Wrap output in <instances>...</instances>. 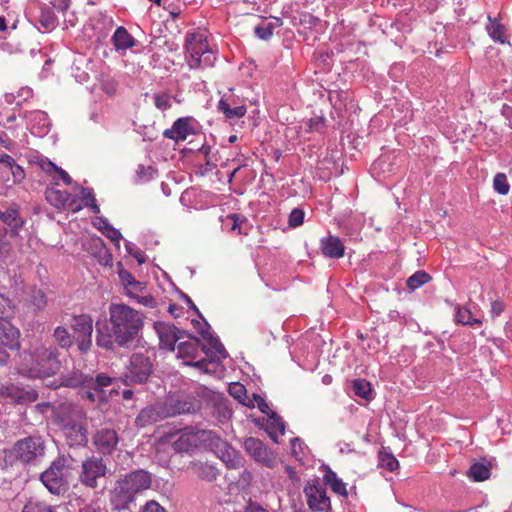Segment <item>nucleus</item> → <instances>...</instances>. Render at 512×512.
<instances>
[{"label":"nucleus","mask_w":512,"mask_h":512,"mask_svg":"<svg viewBox=\"0 0 512 512\" xmlns=\"http://www.w3.org/2000/svg\"><path fill=\"white\" fill-rule=\"evenodd\" d=\"M227 218L233 221L231 229L232 230L238 229V233L241 234L240 225L244 219L238 214H230L227 216Z\"/></svg>","instance_id":"56"},{"label":"nucleus","mask_w":512,"mask_h":512,"mask_svg":"<svg viewBox=\"0 0 512 512\" xmlns=\"http://www.w3.org/2000/svg\"><path fill=\"white\" fill-rule=\"evenodd\" d=\"M321 250L324 256L329 258H341L344 256L345 247L336 236L321 239Z\"/></svg>","instance_id":"26"},{"label":"nucleus","mask_w":512,"mask_h":512,"mask_svg":"<svg viewBox=\"0 0 512 512\" xmlns=\"http://www.w3.org/2000/svg\"><path fill=\"white\" fill-rule=\"evenodd\" d=\"M456 322L463 325H474L480 324L481 322L472 317V313L469 309L457 306Z\"/></svg>","instance_id":"42"},{"label":"nucleus","mask_w":512,"mask_h":512,"mask_svg":"<svg viewBox=\"0 0 512 512\" xmlns=\"http://www.w3.org/2000/svg\"><path fill=\"white\" fill-rule=\"evenodd\" d=\"M191 117H182L177 119L170 129L163 132V136L167 139L175 141H184L190 134H194L195 130L191 125Z\"/></svg>","instance_id":"22"},{"label":"nucleus","mask_w":512,"mask_h":512,"mask_svg":"<svg viewBox=\"0 0 512 512\" xmlns=\"http://www.w3.org/2000/svg\"><path fill=\"white\" fill-rule=\"evenodd\" d=\"M493 188L501 195H507L510 191V185L504 173H497L493 179Z\"/></svg>","instance_id":"44"},{"label":"nucleus","mask_w":512,"mask_h":512,"mask_svg":"<svg viewBox=\"0 0 512 512\" xmlns=\"http://www.w3.org/2000/svg\"><path fill=\"white\" fill-rule=\"evenodd\" d=\"M492 471V464L489 460L483 458L478 462L473 463L468 472L467 476L474 482H483L490 478Z\"/></svg>","instance_id":"25"},{"label":"nucleus","mask_w":512,"mask_h":512,"mask_svg":"<svg viewBox=\"0 0 512 512\" xmlns=\"http://www.w3.org/2000/svg\"><path fill=\"white\" fill-rule=\"evenodd\" d=\"M489 20H490V25L487 27V30H488L490 37L494 41L504 44L505 43V38H504L505 27L501 23L497 22L496 20H491L490 17H489Z\"/></svg>","instance_id":"40"},{"label":"nucleus","mask_w":512,"mask_h":512,"mask_svg":"<svg viewBox=\"0 0 512 512\" xmlns=\"http://www.w3.org/2000/svg\"><path fill=\"white\" fill-rule=\"evenodd\" d=\"M40 167L47 174H52L54 172L56 173L59 168L51 161H42Z\"/></svg>","instance_id":"57"},{"label":"nucleus","mask_w":512,"mask_h":512,"mask_svg":"<svg viewBox=\"0 0 512 512\" xmlns=\"http://www.w3.org/2000/svg\"><path fill=\"white\" fill-rule=\"evenodd\" d=\"M140 512H166V510L156 501H148Z\"/></svg>","instance_id":"53"},{"label":"nucleus","mask_w":512,"mask_h":512,"mask_svg":"<svg viewBox=\"0 0 512 512\" xmlns=\"http://www.w3.org/2000/svg\"><path fill=\"white\" fill-rule=\"evenodd\" d=\"M111 383L112 378L104 373H101L98 374L95 378L89 376L87 388H91L96 392H101L104 387L109 386Z\"/></svg>","instance_id":"39"},{"label":"nucleus","mask_w":512,"mask_h":512,"mask_svg":"<svg viewBox=\"0 0 512 512\" xmlns=\"http://www.w3.org/2000/svg\"><path fill=\"white\" fill-rule=\"evenodd\" d=\"M15 160L8 154H2L0 156V163L5 165L7 168L13 166Z\"/></svg>","instance_id":"61"},{"label":"nucleus","mask_w":512,"mask_h":512,"mask_svg":"<svg viewBox=\"0 0 512 512\" xmlns=\"http://www.w3.org/2000/svg\"><path fill=\"white\" fill-rule=\"evenodd\" d=\"M304 221V212L301 209L295 208L289 215V225L291 227H298Z\"/></svg>","instance_id":"50"},{"label":"nucleus","mask_w":512,"mask_h":512,"mask_svg":"<svg viewBox=\"0 0 512 512\" xmlns=\"http://www.w3.org/2000/svg\"><path fill=\"white\" fill-rule=\"evenodd\" d=\"M0 397L12 404H28L38 399V393L32 388L20 387L13 383L0 384Z\"/></svg>","instance_id":"13"},{"label":"nucleus","mask_w":512,"mask_h":512,"mask_svg":"<svg viewBox=\"0 0 512 512\" xmlns=\"http://www.w3.org/2000/svg\"><path fill=\"white\" fill-rule=\"evenodd\" d=\"M246 512H268V511L259 505L249 504L248 507L246 508Z\"/></svg>","instance_id":"64"},{"label":"nucleus","mask_w":512,"mask_h":512,"mask_svg":"<svg viewBox=\"0 0 512 512\" xmlns=\"http://www.w3.org/2000/svg\"><path fill=\"white\" fill-rule=\"evenodd\" d=\"M38 22L45 31H51L56 27L57 17L52 9L43 8L41 9Z\"/></svg>","instance_id":"36"},{"label":"nucleus","mask_w":512,"mask_h":512,"mask_svg":"<svg viewBox=\"0 0 512 512\" xmlns=\"http://www.w3.org/2000/svg\"><path fill=\"white\" fill-rule=\"evenodd\" d=\"M164 418H166V415L163 410L162 404L149 406L140 411V413L136 417V424L137 426L143 428L150 424L161 421Z\"/></svg>","instance_id":"24"},{"label":"nucleus","mask_w":512,"mask_h":512,"mask_svg":"<svg viewBox=\"0 0 512 512\" xmlns=\"http://www.w3.org/2000/svg\"><path fill=\"white\" fill-rule=\"evenodd\" d=\"M136 292L137 291L129 290L127 295L130 298L135 299L137 303H139L140 305H143L145 307L155 308L157 306V301L152 295L140 296V295H137Z\"/></svg>","instance_id":"47"},{"label":"nucleus","mask_w":512,"mask_h":512,"mask_svg":"<svg viewBox=\"0 0 512 512\" xmlns=\"http://www.w3.org/2000/svg\"><path fill=\"white\" fill-rule=\"evenodd\" d=\"M107 237H109L112 241H119L121 238V234L119 231L115 230L114 228L109 229V233L106 234Z\"/></svg>","instance_id":"63"},{"label":"nucleus","mask_w":512,"mask_h":512,"mask_svg":"<svg viewBox=\"0 0 512 512\" xmlns=\"http://www.w3.org/2000/svg\"><path fill=\"white\" fill-rule=\"evenodd\" d=\"M59 356V350L55 345L46 346L42 342H37L18 355L16 370L22 376L31 379L51 377L62 367Z\"/></svg>","instance_id":"2"},{"label":"nucleus","mask_w":512,"mask_h":512,"mask_svg":"<svg viewBox=\"0 0 512 512\" xmlns=\"http://www.w3.org/2000/svg\"><path fill=\"white\" fill-rule=\"evenodd\" d=\"M5 453L9 458H13L24 465H36L45 457L46 443L41 436L30 435L17 440Z\"/></svg>","instance_id":"4"},{"label":"nucleus","mask_w":512,"mask_h":512,"mask_svg":"<svg viewBox=\"0 0 512 512\" xmlns=\"http://www.w3.org/2000/svg\"><path fill=\"white\" fill-rule=\"evenodd\" d=\"M20 330L10 322L0 319V345L9 348L10 351H18L21 348Z\"/></svg>","instance_id":"20"},{"label":"nucleus","mask_w":512,"mask_h":512,"mask_svg":"<svg viewBox=\"0 0 512 512\" xmlns=\"http://www.w3.org/2000/svg\"><path fill=\"white\" fill-rule=\"evenodd\" d=\"M217 108L228 120L240 119L247 112L245 105H235V99L232 96L222 97L218 102Z\"/></svg>","instance_id":"23"},{"label":"nucleus","mask_w":512,"mask_h":512,"mask_svg":"<svg viewBox=\"0 0 512 512\" xmlns=\"http://www.w3.org/2000/svg\"><path fill=\"white\" fill-rule=\"evenodd\" d=\"M166 418L195 411L194 403L189 398L168 397L162 404Z\"/></svg>","instance_id":"21"},{"label":"nucleus","mask_w":512,"mask_h":512,"mask_svg":"<svg viewBox=\"0 0 512 512\" xmlns=\"http://www.w3.org/2000/svg\"><path fill=\"white\" fill-rule=\"evenodd\" d=\"M78 349L87 353L92 347L93 319L88 314L74 315L70 320Z\"/></svg>","instance_id":"8"},{"label":"nucleus","mask_w":512,"mask_h":512,"mask_svg":"<svg viewBox=\"0 0 512 512\" xmlns=\"http://www.w3.org/2000/svg\"><path fill=\"white\" fill-rule=\"evenodd\" d=\"M10 308V300L5 295L0 293V319Z\"/></svg>","instance_id":"58"},{"label":"nucleus","mask_w":512,"mask_h":512,"mask_svg":"<svg viewBox=\"0 0 512 512\" xmlns=\"http://www.w3.org/2000/svg\"><path fill=\"white\" fill-rule=\"evenodd\" d=\"M29 303L35 311L43 310L47 305V296L43 290L33 287L29 291Z\"/></svg>","instance_id":"34"},{"label":"nucleus","mask_w":512,"mask_h":512,"mask_svg":"<svg viewBox=\"0 0 512 512\" xmlns=\"http://www.w3.org/2000/svg\"><path fill=\"white\" fill-rule=\"evenodd\" d=\"M201 334L204 340L207 341V345L202 346V351L209 359H202L188 364L208 373L211 372L209 365L219 362L227 356V353L222 343L209 332H202Z\"/></svg>","instance_id":"12"},{"label":"nucleus","mask_w":512,"mask_h":512,"mask_svg":"<svg viewBox=\"0 0 512 512\" xmlns=\"http://www.w3.org/2000/svg\"><path fill=\"white\" fill-rule=\"evenodd\" d=\"M10 349L0 345V367L7 366L10 361Z\"/></svg>","instance_id":"55"},{"label":"nucleus","mask_w":512,"mask_h":512,"mask_svg":"<svg viewBox=\"0 0 512 512\" xmlns=\"http://www.w3.org/2000/svg\"><path fill=\"white\" fill-rule=\"evenodd\" d=\"M7 229L0 228V256L7 253L9 250V244L6 241Z\"/></svg>","instance_id":"54"},{"label":"nucleus","mask_w":512,"mask_h":512,"mask_svg":"<svg viewBox=\"0 0 512 512\" xmlns=\"http://www.w3.org/2000/svg\"><path fill=\"white\" fill-rule=\"evenodd\" d=\"M89 376L84 375L79 370H73L62 377L61 384L67 387H88Z\"/></svg>","instance_id":"32"},{"label":"nucleus","mask_w":512,"mask_h":512,"mask_svg":"<svg viewBox=\"0 0 512 512\" xmlns=\"http://www.w3.org/2000/svg\"><path fill=\"white\" fill-rule=\"evenodd\" d=\"M156 172V169L152 166L139 165L137 169V176L141 181L146 182L152 179Z\"/></svg>","instance_id":"49"},{"label":"nucleus","mask_w":512,"mask_h":512,"mask_svg":"<svg viewBox=\"0 0 512 512\" xmlns=\"http://www.w3.org/2000/svg\"><path fill=\"white\" fill-rule=\"evenodd\" d=\"M54 341L57 348H70L73 345L72 336L64 326H57L53 332Z\"/></svg>","instance_id":"35"},{"label":"nucleus","mask_w":512,"mask_h":512,"mask_svg":"<svg viewBox=\"0 0 512 512\" xmlns=\"http://www.w3.org/2000/svg\"><path fill=\"white\" fill-rule=\"evenodd\" d=\"M151 485V477L144 470H138L126 475L122 480L118 481L112 495V502L117 509L128 508L133 502L135 495L146 490Z\"/></svg>","instance_id":"3"},{"label":"nucleus","mask_w":512,"mask_h":512,"mask_svg":"<svg viewBox=\"0 0 512 512\" xmlns=\"http://www.w3.org/2000/svg\"><path fill=\"white\" fill-rule=\"evenodd\" d=\"M152 371V364L149 357L135 353L130 358L127 377L136 383H144Z\"/></svg>","instance_id":"16"},{"label":"nucleus","mask_w":512,"mask_h":512,"mask_svg":"<svg viewBox=\"0 0 512 512\" xmlns=\"http://www.w3.org/2000/svg\"><path fill=\"white\" fill-rule=\"evenodd\" d=\"M379 462L381 467H384L390 472L395 471L399 467L398 460L393 456L392 453L381 451L379 453Z\"/></svg>","instance_id":"41"},{"label":"nucleus","mask_w":512,"mask_h":512,"mask_svg":"<svg viewBox=\"0 0 512 512\" xmlns=\"http://www.w3.org/2000/svg\"><path fill=\"white\" fill-rule=\"evenodd\" d=\"M187 62L190 68L213 66L216 56L210 48L207 36L204 32H196L187 35L186 44Z\"/></svg>","instance_id":"5"},{"label":"nucleus","mask_w":512,"mask_h":512,"mask_svg":"<svg viewBox=\"0 0 512 512\" xmlns=\"http://www.w3.org/2000/svg\"><path fill=\"white\" fill-rule=\"evenodd\" d=\"M206 448L213 451L230 469H236L242 465L243 458L239 452L213 431H211Z\"/></svg>","instance_id":"10"},{"label":"nucleus","mask_w":512,"mask_h":512,"mask_svg":"<svg viewBox=\"0 0 512 512\" xmlns=\"http://www.w3.org/2000/svg\"><path fill=\"white\" fill-rule=\"evenodd\" d=\"M323 480L326 485L330 486L334 493L344 497L348 495L346 484L340 478H338L337 474L329 467L326 468Z\"/></svg>","instance_id":"31"},{"label":"nucleus","mask_w":512,"mask_h":512,"mask_svg":"<svg viewBox=\"0 0 512 512\" xmlns=\"http://www.w3.org/2000/svg\"><path fill=\"white\" fill-rule=\"evenodd\" d=\"M154 105L159 110L165 111L171 108V96L169 93L160 92L155 93L153 96Z\"/></svg>","instance_id":"46"},{"label":"nucleus","mask_w":512,"mask_h":512,"mask_svg":"<svg viewBox=\"0 0 512 512\" xmlns=\"http://www.w3.org/2000/svg\"><path fill=\"white\" fill-rule=\"evenodd\" d=\"M22 512H56L54 507L41 501H28Z\"/></svg>","instance_id":"43"},{"label":"nucleus","mask_w":512,"mask_h":512,"mask_svg":"<svg viewBox=\"0 0 512 512\" xmlns=\"http://www.w3.org/2000/svg\"><path fill=\"white\" fill-rule=\"evenodd\" d=\"M308 130L309 131H316V132H320L324 129L325 127V122H324V119L322 117H315V118H311L308 123Z\"/></svg>","instance_id":"52"},{"label":"nucleus","mask_w":512,"mask_h":512,"mask_svg":"<svg viewBox=\"0 0 512 512\" xmlns=\"http://www.w3.org/2000/svg\"><path fill=\"white\" fill-rule=\"evenodd\" d=\"M0 220L10 227L11 235H17L18 229L24 224L18 209L15 207L8 208L5 211L0 210Z\"/></svg>","instance_id":"28"},{"label":"nucleus","mask_w":512,"mask_h":512,"mask_svg":"<svg viewBox=\"0 0 512 512\" xmlns=\"http://www.w3.org/2000/svg\"><path fill=\"white\" fill-rule=\"evenodd\" d=\"M354 394L365 399L372 398V388L368 381L365 379H355L352 383Z\"/></svg>","instance_id":"37"},{"label":"nucleus","mask_w":512,"mask_h":512,"mask_svg":"<svg viewBox=\"0 0 512 512\" xmlns=\"http://www.w3.org/2000/svg\"><path fill=\"white\" fill-rule=\"evenodd\" d=\"M192 470L201 480L212 482L218 476L217 468L208 462L194 461L192 462Z\"/></svg>","instance_id":"29"},{"label":"nucleus","mask_w":512,"mask_h":512,"mask_svg":"<svg viewBox=\"0 0 512 512\" xmlns=\"http://www.w3.org/2000/svg\"><path fill=\"white\" fill-rule=\"evenodd\" d=\"M46 200L54 207L60 209L69 206L73 212L81 209L75 197L67 191H61L56 188H47L45 191Z\"/></svg>","instance_id":"19"},{"label":"nucleus","mask_w":512,"mask_h":512,"mask_svg":"<svg viewBox=\"0 0 512 512\" xmlns=\"http://www.w3.org/2000/svg\"><path fill=\"white\" fill-rule=\"evenodd\" d=\"M9 170L13 176L14 183H20L25 178L24 169L14 162L13 166L9 167Z\"/></svg>","instance_id":"51"},{"label":"nucleus","mask_w":512,"mask_h":512,"mask_svg":"<svg viewBox=\"0 0 512 512\" xmlns=\"http://www.w3.org/2000/svg\"><path fill=\"white\" fill-rule=\"evenodd\" d=\"M92 442L100 454L110 455L119 443V436L114 429L101 428L93 435Z\"/></svg>","instance_id":"17"},{"label":"nucleus","mask_w":512,"mask_h":512,"mask_svg":"<svg viewBox=\"0 0 512 512\" xmlns=\"http://www.w3.org/2000/svg\"><path fill=\"white\" fill-rule=\"evenodd\" d=\"M59 177L62 179V181L66 184V185H70L72 183V178L69 176V174L63 170L62 168H58L57 172H56Z\"/></svg>","instance_id":"60"},{"label":"nucleus","mask_w":512,"mask_h":512,"mask_svg":"<svg viewBox=\"0 0 512 512\" xmlns=\"http://www.w3.org/2000/svg\"><path fill=\"white\" fill-rule=\"evenodd\" d=\"M109 318L96 324V344L106 350L116 345L129 347L135 342L144 327V315L123 303L109 305Z\"/></svg>","instance_id":"1"},{"label":"nucleus","mask_w":512,"mask_h":512,"mask_svg":"<svg viewBox=\"0 0 512 512\" xmlns=\"http://www.w3.org/2000/svg\"><path fill=\"white\" fill-rule=\"evenodd\" d=\"M210 435L211 430L185 429L175 440H172L175 435H171L169 441H171L172 448L175 452L191 453L196 448H206Z\"/></svg>","instance_id":"6"},{"label":"nucleus","mask_w":512,"mask_h":512,"mask_svg":"<svg viewBox=\"0 0 512 512\" xmlns=\"http://www.w3.org/2000/svg\"><path fill=\"white\" fill-rule=\"evenodd\" d=\"M112 43L117 51L127 50L136 45L134 37L122 26L115 30L112 36Z\"/></svg>","instance_id":"27"},{"label":"nucleus","mask_w":512,"mask_h":512,"mask_svg":"<svg viewBox=\"0 0 512 512\" xmlns=\"http://www.w3.org/2000/svg\"><path fill=\"white\" fill-rule=\"evenodd\" d=\"M200 152L205 156L206 158V165H210L211 164V160L209 158V154L211 152V147L209 145H203L201 148H200Z\"/></svg>","instance_id":"62"},{"label":"nucleus","mask_w":512,"mask_h":512,"mask_svg":"<svg viewBox=\"0 0 512 512\" xmlns=\"http://www.w3.org/2000/svg\"><path fill=\"white\" fill-rule=\"evenodd\" d=\"M154 328L158 335L161 349L174 351L176 342L184 338L185 332L179 330L173 324L157 322L155 323Z\"/></svg>","instance_id":"15"},{"label":"nucleus","mask_w":512,"mask_h":512,"mask_svg":"<svg viewBox=\"0 0 512 512\" xmlns=\"http://www.w3.org/2000/svg\"><path fill=\"white\" fill-rule=\"evenodd\" d=\"M274 24L269 23H261L260 25L255 27V34L261 40H269L273 35Z\"/></svg>","instance_id":"48"},{"label":"nucleus","mask_w":512,"mask_h":512,"mask_svg":"<svg viewBox=\"0 0 512 512\" xmlns=\"http://www.w3.org/2000/svg\"><path fill=\"white\" fill-rule=\"evenodd\" d=\"M81 196L85 201V206L89 207L94 213H99L100 208L97 205L96 198L94 196L93 190L90 188H81Z\"/></svg>","instance_id":"45"},{"label":"nucleus","mask_w":512,"mask_h":512,"mask_svg":"<svg viewBox=\"0 0 512 512\" xmlns=\"http://www.w3.org/2000/svg\"><path fill=\"white\" fill-rule=\"evenodd\" d=\"M65 462L64 457H57L50 467L41 474V482L54 495L63 494L67 489L63 475Z\"/></svg>","instance_id":"11"},{"label":"nucleus","mask_w":512,"mask_h":512,"mask_svg":"<svg viewBox=\"0 0 512 512\" xmlns=\"http://www.w3.org/2000/svg\"><path fill=\"white\" fill-rule=\"evenodd\" d=\"M101 506L98 502H91L89 504L84 505L79 509L78 512H101Z\"/></svg>","instance_id":"59"},{"label":"nucleus","mask_w":512,"mask_h":512,"mask_svg":"<svg viewBox=\"0 0 512 512\" xmlns=\"http://www.w3.org/2000/svg\"><path fill=\"white\" fill-rule=\"evenodd\" d=\"M201 346V341L198 338L192 337L187 341H180L177 350H178V357L181 358H191L194 359L197 354L198 350Z\"/></svg>","instance_id":"30"},{"label":"nucleus","mask_w":512,"mask_h":512,"mask_svg":"<svg viewBox=\"0 0 512 512\" xmlns=\"http://www.w3.org/2000/svg\"><path fill=\"white\" fill-rule=\"evenodd\" d=\"M304 494L307 498L308 507L313 512L328 511L331 508L330 498L327 496L326 488L318 482L306 485Z\"/></svg>","instance_id":"14"},{"label":"nucleus","mask_w":512,"mask_h":512,"mask_svg":"<svg viewBox=\"0 0 512 512\" xmlns=\"http://www.w3.org/2000/svg\"><path fill=\"white\" fill-rule=\"evenodd\" d=\"M107 470L102 457L91 456L82 462L79 481L85 487L95 489L98 487V480L106 476Z\"/></svg>","instance_id":"9"},{"label":"nucleus","mask_w":512,"mask_h":512,"mask_svg":"<svg viewBox=\"0 0 512 512\" xmlns=\"http://www.w3.org/2000/svg\"><path fill=\"white\" fill-rule=\"evenodd\" d=\"M244 448L255 461L267 467L273 466L275 462L274 454L260 439L254 437L247 438L244 441Z\"/></svg>","instance_id":"18"},{"label":"nucleus","mask_w":512,"mask_h":512,"mask_svg":"<svg viewBox=\"0 0 512 512\" xmlns=\"http://www.w3.org/2000/svg\"><path fill=\"white\" fill-rule=\"evenodd\" d=\"M430 280L431 276L427 272L419 270L407 279L406 285L409 289L415 290L428 283Z\"/></svg>","instance_id":"38"},{"label":"nucleus","mask_w":512,"mask_h":512,"mask_svg":"<svg viewBox=\"0 0 512 512\" xmlns=\"http://www.w3.org/2000/svg\"><path fill=\"white\" fill-rule=\"evenodd\" d=\"M81 418L82 414L77 411L60 420L61 429L69 446H85L88 443V431L80 421Z\"/></svg>","instance_id":"7"},{"label":"nucleus","mask_w":512,"mask_h":512,"mask_svg":"<svg viewBox=\"0 0 512 512\" xmlns=\"http://www.w3.org/2000/svg\"><path fill=\"white\" fill-rule=\"evenodd\" d=\"M119 279L121 283L126 288L127 292L129 290L132 291H142L144 289V284L135 279V277L127 270L120 269L118 271Z\"/></svg>","instance_id":"33"}]
</instances>
